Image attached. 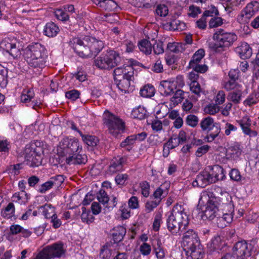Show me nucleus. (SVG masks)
I'll return each mask as SVG.
<instances>
[{
  "instance_id": "f257e3e1",
  "label": "nucleus",
  "mask_w": 259,
  "mask_h": 259,
  "mask_svg": "<svg viewBox=\"0 0 259 259\" xmlns=\"http://www.w3.org/2000/svg\"><path fill=\"white\" fill-rule=\"evenodd\" d=\"M71 42L73 44L74 52L82 58L96 56L104 47V44L102 40L90 36L73 38Z\"/></svg>"
},
{
  "instance_id": "f03ea898",
  "label": "nucleus",
  "mask_w": 259,
  "mask_h": 259,
  "mask_svg": "<svg viewBox=\"0 0 259 259\" xmlns=\"http://www.w3.org/2000/svg\"><path fill=\"white\" fill-rule=\"evenodd\" d=\"M167 215L166 226L168 231L173 234L184 231L189 224L188 216L181 205H175Z\"/></svg>"
},
{
  "instance_id": "7ed1b4c3",
  "label": "nucleus",
  "mask_w": 259,
  "mask_h": 259,
  "mask_svg": "<svg viewBox=\"0 0 259 259\" xmlns=\"http://www.w3.org/2000/svg\"><path fill=\"white\" fill-rule=\"evenodd\" d=\"M196 233L189 229L184 233L183 237L184 250L188 259H199L202 256V249Z\"/></svg>"
},
{
  "instance_id": "20e7f679",
  "label": "nucleus",
  "mask_w": 259,
  "mask_h": 259,
  "mask_svg": "<svg viewBox=\"0 0 259 259\" xmlns=\"http://www.w3.org/2000/svg\"><path fill=\"white\" fill-rule=\"evenodd\" d=\"M209 199L207 201L205 209L203 211L204 216L206 218L211 220L216 218L220 211L219 209L218 201H222L223 199L220 197H216L212 192L204 191L201 193L199 198V203L203 201V199Z\"/></svg>"
},
{
  "instance_id": "39448f33",
  "label": "nucleus",
  "mask_w": 259,
  "mask_h": 259,
  "mask_svg": "<svg viewBox=\"0 0 259 259\" xmlns=\"http://www.w3.org/2000/svg\"><path fill=\"white\" fill-rule=\"evenodd\" d=\"M237 36L233 33L226 32L220 29L213 34V38L215 43L209 44V47L215 51H220V49L228 48L237 39Z\"/></svg>"
},
{
  "instance_id": "423d86ee",
  "label": "nucleus",
  "mask_w": 259,
  "mask_h": 259,
  "mask_svg": "<svg viewBox=\"0 0 259 259\" xmlns=\"http://www.w3.org/2000/svg\"><path fill=\"white\" fill-rule=\"evenodd\" d=\"M121 61V57L118 53L110 50L95 59V64L101 69L110 70L120 64Z\"/></svg>"
},
{
  "instance_id": "0eeeda50",
  "label": "nucleus",
  "mask_w": 259,
  "mask_h": 259,
  "mask_svg": "<svg viewBox=\"0 0 259 259\" xmlns=\"http://www.w3.org/2000/svg\"><path fill=\"white\" fill-rule=\"evenodd\" d=\"M104 124L107 126L111 134L117 137L120 134L124 128V123L118 116L108 111H105L103 114Z\"/></svg>"
},
{
  "instance_id": "6e6552de",
  "label": "nucleus",
  "mask_w": 259,
  "mask_h": 259,
  "mask_svg": "<svg viewBox=\"0 0 259 259\" xmlns=\"http://www.w3.org/2000/svg\"><path fill=\"white\" fill-rule=\"evenodd\" d=\"M59 147L61 149L63 155L66 157L71 156L74 153L82 151V147L80 145L78 140L75 138H63L59 143Z\"/></svg>"
},
{
  "instance_id": "1a4fd4ad",
  "label": "nucleus",
  "mask_w": 259,
  "mask_h": 259,
  "mask_svg": "<svg viewBox=\"0 0 259 259\" xmlns=\"http://www.w3.org/2000/svg\"><path fill=\"white\" fill-rule=\"evenodd\" d=\"M65 252L62 243H54L48 246L38 253L35 259H50L59 257Z\"/></svg>"
},
{
  "instance_id": "9d476101",
  "label": "nucleus",
  "mask_w": 259,
  "mask_h": 259,
  "mask_svg": "<svg viewBox=\"0 0 259 259\" xmlns=\"http://www.w3.org/2000/svg\"><path fill=\"white\" fill-rule=\"evenodd\" d=\"M253 246L243 240L236 243L233 247V253L238 259H247L251 256Z\"/></svg>"
},
{
  "instance_id": "9b49d317",
  "label": "nucleus",
  "mask_w": 259,
  "mask_h": 259,
  "mask_svg": "<svg viewBox=\"0 0 259 259\" xmlns=\"http://www.w3.org/2000/svg\"><path fill=\"white\" fill-rule=\"evenodd\" d=\"M48 56V52L45 46L39 43H34L29 45L25 50V58Z\"/></svg>"
},
{
  "instance_id": "f8f14e48",
  "label": "nucleus",
  "mask_w": 259,
  "mask_h": 259,
  "mask_svg": "<svg viewBox=\"0 0 259 259\" xmlns=\"http://www.w3.org/2000/svg\"><path fill=\"white\" fill-rule=\"evenodd\" d=\"M126 162L127 158L125 156L113 158L108 167L107 173L112 175L122 171L123 170V166Z\"/></svg>"
},
{
  "instance_id": "ddd939ff",
  "label": "nucleus",
  "mask_w": 259,
  "mask_h": 259,
  "mask_svg": "<svg viewBox=\"0 0 259 259\" xmlns=\"http://www.w3.org/2000/svg\"><path fill=\"white\" fill-rule=\"evenodd\" d=\"M210 173L206 170L201 171L196 177L192 184L194 187L204 188L208 185L213 183Z\"/></svg>"
},
{
  "instance_id": "4468645a",
  "label": "nucleus",
  "mask_w": 259,
  "mask_h": 259,
  "mask_svg": "<svg viewBox=\"0 0 259 259\" xmlns=\"http://www.w3.org/2000/svg\"><path fill=\"white\" fill-rule=\"evenodd\" d=\"M0 49L8 53L13 58L21 55L20 49L16 47V44L11 42L9 39H5L1 42Z\"/></svg>"
},
{
  "instance_id": "2eb2a0df",
  "label": "nucleus",
  "mask_w": 259,
  "mask_h": 259,
  "mask_svg": "<svg viewBox=\"0 0 259 259\" xmlns=\"http://www.w3.org/2000/svg\"><path fill=\"white\" fill-rule=\"evenodd\" d=\"M48 56L25 58L28 65L34 68L42 69L46 66Z\"/></svg>"
},
{
  "instance_id": "dca6fc26",
  "label": "nucleus",
  "mask_w": 259,
  "mask_h": 259,
  "mask_svg": "<svg viewBox=\"0 0 259 259\" xmlns=\"http://www.w3.org/2000/svg\"><path fill=\"white\" fill-rule=\"evenodd\" d=\"M81 151L75 152L66 157V162L69 165L84 164L87 161V157L85 154L80 153Z\"/></svg>"
},
{
  "instance_id": "f3484780",
  "label": "nucleus",
  "mask_w": 259,
  "mask_h": 259,
  "mask_svg": "<svg viewBox=\"0 0 259 259\" xmlns=\"http://www.w3.org/2000/svg\"><path fill=\"white\" fill-rule=\"evenodd\" d=\"M159 90L161 95L168 96L174 94L176 89L175 83L170 81L163 80L160 82Z\"/></svg>"
},
{
  "instance_id": "a211bd4d",
  "label": "nucleus",
  "mask_w": 259,
  "mask_h": 259,
  "mask_svg": "<svg viewBox=\"0 0 259 259\" xmlns=\"http://www.w3.org/2000/svg\"><path fill=\"white\" fill-rule=\"evenodd\" d=\"M163 28L167 30L182 31L186 29V24L179 19H175L163 24Z\"/></svg>"
},
{
  "instance_id": "6ab92c4d",
  "label": "nucleus",
  "mask_w": 259,
  "mask_h": 259,
  "mask_svg": "<svg viewBox=\"0 0 259 259\" xmlns=\"http://www.w3.org/2000/svg\"><path fill=\"white\" fill-rule=\"evenodd\" d=\"M93 3L98 6L101 10L107 11L114 10L117 7L116 3L113 0H92Z\"/></svg>"
},
{
  "instance_id": "aec40b11",
  "label": "nucleus",
  "mask_w": 259,
  "mask_h": 259,
  "mask_svg": "<svg viewBox=\"0 0 259 259\" xmlns=\"http://www.w3.org/2000/svg\"><path fill=\"white\" fill-rule=\"evenodd\" d=\"M201 130L203 131H206L207 133L210 132L215 127L220 126V124L214 121L213 119L208 116L203 118L200 123Z\"/></svg>"
},
{
  "instance_id": "412c9836",
  "label": "nucleus",
  "mask_w": 259,
  "mask_h": 259,
  "mask_svg": "<svg viewBox=\"0 0 259 259\" xmlns=\"http://www.w3.org/2000/svg\"><path fill=\"white\" fill-rule=\"evenodd\" d=\"M223 200L222 201H218V204L219 209L221 210V213L230 214L233 217L234 206L230 201L227 200L224 197H222Z\"/></svg>"
},
{
  "instance_id": "4be33fe9",
  "label": "nucleus",
  "mask_w": 259,
  "mask_h": 259,
  "mask_svg": "<svg viewBox=\"0 0 259 259\" xmlns=\"http://www.w3.org/2000/svg\"><path fill=\"white\" fill-rule=\"evenodd\" d=\"M236 52L242 59L249 58L252 54V49L246 42H242L236 48Z\"/></svg>"
},
{
  "instance_id": "5701e85b",
  "label": "nucleus",
  "mask_w": 259,
  "mask_h": 259,
  "mask_svg": "<svg viewBox=\"0 0 259 259\" xmlns=\"http://www.w3.org/2000/svg\"><path fill=\"white\" fill-rule=\"evenodd\" d=\"M19 233H21L23 237L27 238L31 235L32 232L17 224H13L10 227V234L15 235Z\"/></svg>"
},
{
  "instance_id": "b1692460",
  "label": "nucleus",
  "mask_w": 259,
  "mask_h": 259,
  "mask_svg": "<svg viewBox=\"0 0 259 259\" xmlns=\"http://www.w3.org/2000/svg\"><path fill=\"white\" fill-rule=\"evenodd\" d=\"M153 251L158 259H163L165 257V253L161 240L159 239H154L152 242Z\"/></svg>"
},
{
  "instance_id": "393cba45",
  "label": "nucleus",
  "mask_w": 259,
  "mask_h": 259,
  "mask_svg": "<svg viewBox=\"0 0 259 259\" xmlns=\"http://www.w3.org/2000/svg\"><path fill=\"white\" fill-rule=\"evenodd\" d=\"M241 153L242 149L240 145L235 143L228 148L226 155L233 159H236L241 155Z\"/></svg>"
},
{
  "instance_id": "a878e982",
  "label": "nucleus",
  "mask_w": 259,
  "mask_h": 259,
  "mask_svg": "<svg viewBox=\"0 0 259 259\" xmlns=\"http://www.w3.org/2000/svg\"><path fill=\"white\" fill-rule=\"evenodd\" d=\"M233 221V216L230 214H222L221 211L216 217V224L218 227L223 228L231 223Z\"/></svg>"
},
{
  "instance_id": "bb28decb",
  "label": "nucleus",
  "mask_w": 259,
  "mask_h": 259,
  "mask_svg": "<svg viewBox=\"0 0 259 259\" xmlns=\"http://www.w3.org/2000/svg\"><path fill=\"white\" fill-rule=\"evenodd\" d=\"M258 5L256 2L248 4L241 12V16L245 18L249 19L257 11L258 7L254 8L255 6Z\"/></svg>"
},
{
  "instance_id": "cd10ccee",
  "label": "nucleus",
  "mask_w": 259,
  "mask_h": 259,
  "mask_svg": "<svg viewBox=\"0 0 259 259\" xmlns=\"http://www.w3.org/2000/svg\"><path fill=\"white\" fill-rule=\"evenodd\" d=\"M211 172L210 175L213 183L219 180H223L225 177L224 169L219 165H214L211 168Z\"/></svg>"
},
{
  "instance_id": "c85d7f7f",
  "label": "nucleus",
  "mask_w": 259,
  "mask_h": 259,
  "mask_svg": "<svg viewBox=\"0 0 259 259\" xmlns=\"http://www.w3.org/2000/svg\"><path fill=\"white\" fill-rule=\"evenodd\" d=\"M59 31V27L52 22L47 23L44 29V34L48 37L55 36Z\"/></svg>"
},
{
  "instance_id": "c756f323",
  "label": "nucleus",
  "mask_w": 259,
  "mask_h": 259,
  "mask_svg": "<svg viewBox=\"0 0 259 259\" xmlns=\"http://www.w3.org/2000/svg\"><path fill=\"white\" fill-rule=\"evenodd\" d=\"M126 233V229L122 226H118L113 230L112 237L115 243L121 241Z\"/></svg>"
},
{
  "instance_id": "7c9ffc66",
  "label": "nucleus",
  "mask_w": 259,
  "mask_h": 259,
  "mask_svg": "<svg viewBox=\"0 0 259 259\" xmlns=\"http://www.w3.org/2000/svg\"><path fill=\"white\" fill-rule=\"evenodd\" d=\"M221 238L219 236H214L207 244V248L210 252L218 251L221 249Z\"/></svg>"
},
{
  "instance_id": "2f4dec72",
  "label": "nucleus",
  "mask_w": 259,
  "mask_h": 259,
  "mask_svg": "<svg viewBox=\"0 0 259 259\" xmlns=\"http://www.w3.org/2000/svg\"><path fill=\"white\" fill-rule=\"evenodd\" d=\"M138 47L140 51L146 55H150L152 52V44L150 41L146 39H143L139 41Z\"/></svg>"
},
{
  "instance_id": "473e14b6",
  "label": "nucleus",
  "mask_w": 259,
  "mask_h": 259,
  "mask_svg": "<svg viewBox=\"0 0 259 259\" xmlns=\"http://www.w3.org/2000/svg\"><path fill=\"white\" fill-rule=\"evenodd\" d=\"M114 80L119 90L124 93H126L130 87L131 81L132 80V79L117 78V79Z\"/></svg>"
},
{
  "instance_id": "72a5a7b5",
  "label": "nucleus",
  "mask_w": 259,
  "mask_h": 259,
  "mask_svg": "<svg viewBox=\"0 0 259 259\" xmlns=\"http://www.w3.org/2000/svg\"><path fill=\"white\" fill-rule=\"evenodd\" d=\"M165 185L169 186L168 184H164L160 185L155 190L152 197H151V199L153 198V199L160 203L162 199L166 196V192L164 189V186Z\"/></svg>"
},
{
  "instance_id": "f704fd0d",
  "label": "nucleus",
  "mask_w": 259,
  "mask_h": 259,
  "mask_svg": "<svg viewBox=\"0 0 259 259\" xmlns=\"http://www.w3.org/2000/svg\"><path fill=\"white\" fill-rule=\"evenodd\" d=\"M79 134L81 136L84 143L88 146L95 147L97 145L99 142V140L96 136L83 135L81 132H79Z\"/></svg>"
},
{
  "instance_id": "c9c22d12",
  "label": "nucleus",
  "mask_w": 259,
  "mask_h": 259,
  "mask_svg": "<svg viewBox=\"0 0 259 259\" xmlns=\"http://www.w3.org/2000/svg\"><path fill=\"white\" fill-rule=\"evenodd\" d=\"M131 115L134 118L142 120L147 116V111L143 106H139L132 110Z\"/></svg>"
},
{
  "instance_id": "e433bc0d",
  "label": "nucleus",
  "mask_w": 259,
  "mask_h": 259,
  "mask_svg": "<svg viewBox=\"0 0 259 259\" xmlns=\"http://www.w3.org/2000/svg\"><path fill=\"white\" fill-rule=\"evenodd\" d=\"M204 55L205 52L203 49H199L196 51L189 62V67L199 64Z\"/></svg>"
},
{
  "instance_id": "4c0bfd02",
  "label": "nucleus",
  "mask_w": 259,
  "mask_h": 259,
  "mask_svg": "<svg viewBox=\"0 0 259 259\" xmlns=\"http://www.w3.org/2000/svg\"><path fill=\"white\" fill-rule=\"evenodd\" d=\"M39 210L42 211L46 219H50L56 214L55 209L51 204H46L39 207Z\"/></svg>"
},
{
  "instance_id": "58836bf2",
  "label": "nucleus",
  "mask_w": 259,
  "mask_h": 259,
  "mask_svg": "<svg viewBox=\"0 0 259 259\" xmlns=\"http://www.w3.org/2000/svg\"><path fill=\"white\" fill-rule=\"evenodd\" d=\"M15 208L14 204L9 203L5 209L1 210V215L6 219L11 218L15 213Z\"/></svg>"
},
{
  "instance_id": "ea45409f",
  "label": "nucleus",
  "mask_w": 259,
  "mask_h": 259,
  "mask_svg": "<svg viewBox=\"0 0 259 259\" xmlns=\"http://www.w3.org/2000/svg\"><path fill=\"white\" fill-rule=\"evenodd\" d=\"M42 159L41 155L36 152L35 155L31 159H28L26 163L30 167H37L41 164Z\"/></svg>"
},
{
  "instance_id": "a19ab883",
  "label": "nucleus",
  "mask_w": 259,
  "mask_h": 259,
  "mask_svg": "<svg viewBox=\"0 0 259 259\" xmlns=\"http://www.w3.org/2000/svg\"><path fill=\"white\" fill-rule=\"evenodd\" d=\"M184 99V92L180 89L175 90L174 95L170 99V101L174 105H178L181 103Z\"/></svg>"
},
{
  "instance_id": "79ce46f5",
  "label": "nucleus",
  "mask_w": 259,
  "mask_h": 259,
  "mask_svg": "<svg viewBox=\"0 0 259 259\" xmlns=\"http://www.w3.org/2000/svg\"><path fill=\"white\" fill-rule=\"evenodd\" d=\"M155 89L153 86L147 84L140 90V95L145 98H150L154 96Z\"/></svg>"
},
{
  "instance_id": "37998d69",
  "label": "nucleus",
  "mask_w": 259,
  "mask_h": 259,
  "mask_svg": "<svg viewBox=\"0 0 259 259\" xmlns=\"http://www.w3.org/2000/svg\"><path fill=\"white\" fill-rule=\"evenodd\" d=\"M241 95L242 91L240 88L230 93L228 96V99L234 103L238 104L240 102Z\"/></svg>"
},
{
  "instance_id": "c03bdc74",
  "label": "nucleus",
  "mask_w": 259,
  "mask_h": 259,
  "mask_svg": "<svg viewBox=\"0 0 259 259\" xmlns=\"http://www.w3.org/2000/svg\"><path fill=\"white\" fill-rule=\"evenodd\" d=\"M237 122L241 127V129L245 134L247 131H249L251 125V120L248 117H243L242 119L237 121Z\"/></svg>"
},
{
  "instance_id": "a18cd8bd",
  "label": "nucleus",
  "mask_w": 259,
  "mask_h": 259,
  "mask_svg": "<svg viewBox=\"0 0 259 259\" xmlns=\"http://www.w3.org/2000/svg\"><path fill=\"white\" fill-rule=\"evenodd\" d=\"M213 131L212 132H209L207 133V134L204 137V140L205 141V142L211 143L215 140L221 132L220 126L218 127H215V128L213 129Z\"/></svg>"
},
{
  "instance_id": "49530a36",
  "label": "nucleus",
  "mask_w": 259,
  "mask_h": 259,
  "mask_svg": "<svg viewBox=\"0 0 259 259\" xmlns=\"http://www.w3.org/2000/svg\"><path fill=\"white\" fill-rule=\"evenodd\" d=\"M129 176L127 174H118L115 177V181L117 185L125 186L128 183Z\"/></svg>"
},
{
  "instance_id": "de8ad7c7",
  "label": "nucleus",
  "mask_w": 259,
  "mask_h": 259,
  "mask_svg": "<svg viewBox=\"0 0 259 259\" xmlns=\"http://www.w3.org/2000/svg\"><path fill=\"white\" fill-rule=\"evenodd\" d=\"M190 91L194 94L197 97L200 96V93L202 92L200 84L198 81H192L189 83Z\"/></svg>"
},
{
  "instance_id": "09e8293b",
  "label": "nucleus",
  "mask_w": 259,
  "mask_h": 259,
  "mask_svg": "<svg viewBox=\"0 0 259 259\" xmlns=\"http://www.w3.org/2000/svg\"><path fill=\"white\" fill-rule=\"evenodd\" d=\"M224 88L227 91H235L240 89L241 86L236 82V80L230 79L225 82Z\"/></svg>"
},
{
  "instance_id": "8fccbe9b",
  "label": "nucleus",
  "mask_w": 259,
  "mask_h": 259,
  "mask_svg": "<svg viewBox=\"0 0 259 259\" xmlns=\"http://www.w3.org/2000/svg\"><path fill=\"white\" fill-rule=\"evenodd\" d=\"M162 222V213L160 211H157L155 213L153 223V230L155 231H158Z\"/></svg>"
},
{
  "instance_id": "3c124183",
  "label": "nucleus",
  "mask_w": 259,
  "mask_h": 259,
  "mask_svg": "<svg viewBox=\"0 0 259 259\" xmlns=\"http://www.w3.org/2000/svg\"><path fill=\"white\" fill-rule=\"evenodd\" d=\"M186 123L191 127H196L199 122V119L198 117L193 114L188 115L186 118Z\"/></svg>"
},
{
  "instance_id": "603ef678",
  "label": "nucleus",
  "mask_w": 259,
  "mask_h": 259,
  "mask_svg": "<svg viewBox=\"0 0 259 259\" xmlns=\"http://www.w3.org/2000/svg\"><path fill=\"white\" fill-rule=\"evenodd\" d=\"M113 253V250L107 246H103L100 253V257L102 259H109Z\"/></svg>"
},
{
  "instance_id": "864d4df0",
  "label": "nucleus",
  "mask_w": 259,
  "mask_h": 259,
  "mask_svg": "<svg viewBox=\"0 0 259 259\" xmlns=\"http://www.w3.org/2000/svg\"><path fill=\"white\" fill-rule=\"evenodd\" d=\"M81 210L82 213L81 214V219L82 221L88 224L92 223L94 217L91 214L90 212H87V209L85 207H82Z\"/></svg>"
},
{
  "instance_id": "5fc2aeb1",
  "label": "nucleus",
  "mask_w": 259,
  "mask_h": 259,
  "mask_svg": "<svg viewBox=\"0 0 259 259\" xmlns=\"http://www.w3.org/2000/svg\"><path fill=\"white\" fill-rule=\"evenodd\" d=\"M35 149L30 146H26L23 152V156L25 159V162H27L28 159H31L34 155H35Z\"/></svg>"
},
{
  "instance_id": "6e6d98bb",
  "label": "nucleus",
  "mask_w": 259,
  "mask_h": 259,
  "mask_svg": "<svg viewBox=\"0 0 259 259\" xmlns=\"http://www.w3.org/2000/svg\"><path fill=\"white\" fill-rule=\"evenodd\" d=\"M34 96V92L30 89H28L26 91H24L21 97V100L23 103H27L31 100Z\"/></svg>"
},
{
  "instance_id": "4d7b16f0",
  "label": "nucleus",
  "mask_w": 259,
  "mask_h": 259,
  "mask_svg": "<svg viewBox=\"0 0 259 259\" xmlns=\"http://www.w3.org/2000/svg\"><path fill=\"white\" fill-rule=\"evenodd\" d=\"M97 197L99 201L103 205L107 204L109 200L107 193L103 189H101L99 191V192L97 193Z\"/></svg>"
},
{
  "instance_id": "13d9d810",
  "label": "nucleus",
  "mask_w": 259,
  "mask_h": 259,
  "mask_svg": "<svg viewBox=\"0 0 259 259\" xmlns=\"http://www.w3.org/2000/svg\"><path fill=\"white\" fill-rule=\"evenodd\" d=\"M160 203L154 199H151L146 202L145 203V211L149 213L153 211Z\"/></svg>"
},
{
  "instance_id": "bf43d9fd",
  "label": "nucleus",
  "mask_w": 259,
  "mask_h": 259,
  "mask_svg": "<svg viewBox=\"0 0 259 259\" xmlns=\"http://www.w3.org/2000/svg\"><path fill=\"white\" fill-rule=\"evenodd\" d=\"M155 13L160 17H165L168 14V9L165 5H158L155 10Z\"/></svg>"
},
{
  "instance_id": "052dcab7",
  "label": "nucleus",
  "mask_w": 259,
  "mask_h": 259,
  "mask_svg": "<svg viewBox=\"0 0 259 259\" xmlns=\"http://www.w3.org/2000/svg\"><path fill=\"white\" fill-rule=\"evenodd\" d=\"M152 47L155 54L159 55L164 52L163 42L161 40H156Z\"/></svg>"
},
{
  "instance_id": "680f3d73",
  "label": "nucleus",
  "mask_w": 259,
  "mask_h": 259,
  "mask_svg": "<svg viewBox=\"0 0 259 259\" xmlns=\"http://www.w3.org/2000/svg\"><path fill=\"white\" fill-rule=\"evenodd\" d=\"M134 69L132 66L126 65L124 66V72L123 73V78L133 79L134 78Z\"/></svg>"
},
{
  "instance_id": "e2e57ef3",
  "label": "nucleus",
  "mask_w": 259,
  "mask_h": 259,
  "mask_svg": "<svg viewBox=\"0 0 259 259\" xmlns=\"http://www.w3.org/2000/svg\"><path fill=\"white\" fill-rule=\"evenodd\" d=\"M144 33L148 39L154 40L157 36L158 31L156 29H150L149 28H145L144 29Z\"/></svg>"
},
{
  "instance_id": "0e129e2a",
  "label": "nucleus",
  "mask_w": 259,
  "mask_h": 259,
  "mask_svg": "<svg viewBox=\"0 0 259 259\" xmlns=\"http://www.w3.org/2000/svg\"><path fill=\"white\" fill-rule=\"evenodd\" d=\"M56 18L62 21H66L69 19L68 15L62 9H57L55 11Z\"/></svg>"
},
{
  "instance_id": "69168bd1",
  "label": "nucleus",
  "mask_w": 259,
  "mask_h": 259,
  "mask_svg": "<svg viewBox=\"0 0 259 259\" xmlns=\"http://www.w3.org/2000/svg\"><path fill=\"white\" fill-rule=\"evenodd\" d=\"M53 186L58 187L64 182V179L62 175H58L52 177L49 179Z\"/></svg>"
},
{
  "instance_id": "338daca9",
  "label": "nucleus",
  "mask_w": 259,
  "mask_h": 259,
  "mask_svg": "<svg viewBox=\"0 0 259 259\" xmlns=\"http://www.w3.org/2000/svg\"><path fill=\"white\" fill-rule=\"evenodd\" d=\"M220 107L217 104H209L205 107L204 109L206 113L211 115L215 114L218 113Z\"/></svg>"
},
{
  "instance_id": "774afa93",
  "label": "nucleus",
  "mask_w": 259,
  "mask_h": 259,
  "mask_svg": "<svg viewBox=\"0 0 259 259\" xmlns=\"http://www.w3.org/2000/svg\"><path fill=\"white\" fill-rule=\"evenodd\" d=\"M219 15V12L217 8L214 6H211L208 10L204 12L202 16L206 18L207 17L217 16Z\"/></svg>"
}]
</instances>
